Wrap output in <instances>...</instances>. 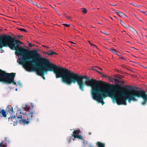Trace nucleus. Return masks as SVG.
Listing matches in <instances>:
<instances>
[{
  "label": "nucleus",
  "instance_id": "nucleus-40",
  "mask_svg": "<svg viewBox=\"0 0 147 147\" xmlns=\"http://www.w3.org/2000/svg\"><path fill=\"white\" fill-rule=\"evenodd\" d=\"M52 8H53V9H55V8H53V7Z\"/></svg>",
  "mask_w": 147,
  "mask_h": 147
},
{
  "label": "nucleus",
  "instance_id": "nucleus-43",
  "mask_svg": "<svg viewBox=\"0 0 147 147\" xmlns=\"http://www.w3.org/2000/svg\"><path fill=\"white\" fill-rule=\"evenodd\" d=\"M123 32H125V31H123Z\"/></svg>",
  "mask_w": 147,
  "mask_h": 147
},
{
  "label": "nucleus",
  "instance_id": "nucleus-18",
  "mask_svg": "<svg viewBox=\"0 0 147 147\" xmlns=\"http://www.w3.org/2000/svg\"><path fill=\"white\" fill-rule=\"evenodd\" d=\"M81 9L82 10V12L84 13H87V11L86 9L83 8H82Z\"/></svg>",
  "mask_w": 147,
  "mask_h": 147
},
{
  "label": "nucleus",
  "instance_id": "nucleus-22",
  "mask_svg": "<svg viewBox=\"0 0 147 147\" xmlns=\"http://www.w3.org/2000/svg\"><path fill=\"white\" fill-rule=\"evenodd\" d=\"M36 5L40 9L42 8V7L39 4H36Z\"/></svg>",
  "mask_w": 147,
  "mask_h": 147
},
{
  "label": "nucleus",
  "instance_id": "nucleus-8",
  "mask_svg": "<svg viewBox=\"0 0 147 147\" xmlns=\"http://www.w3.org/2000/svg\"><path fill=\"white\" fill-rule=\"evenodd\" d=\"M6 111L10 114H12L13 112V108L11 105L7 106L6 108Z\"/></svg>",
  "mask_w": 147,
  "mask_h": 147
},
{
  "label": "nucleus",
  "instance_id": "nucleus-36",
  "mask_svg": "<svg viewBox=\"0 0 147 147\" xmlns=\"http://www.w3.org/2000/svg\"><path fill=\"white\" fill-rule=\"evenodd\" d=\"M98 68L99 69H100V70H101L102 69L101 68Z\"/></svg>",
  "mask_w": 147,
  "mask_h": 147
},
{
  "label": "nucleus",
  "instance_id": "nucleus-38",
  "mask_svg": "<svg viewBox=\"0 0 147 147\" xmlns=\"http://www.w3.org/2000/svg\"><path fill=\"white\" fill-rule=\"evenodd\" d=\"M50 5L52 8H53V7L51 6V5Z\"/></svg>",
  "mask_w": 147,
  "mask_h": 147
},
{
  "label": "nucleus",
  "instance_id": "nucleus-11",
  "mask_svg": "<svg viewBox=\"0 0 147 147\" xmlns=\"http://www.w3.org/2000/svg\"><path fill=\"white\" fill-rule=\"evenodd\" d=\"M30 107L29 106L26 105H25V107L24 108V109L25 111H26V112H30Z\"/></svg>",
  "mask_w": 147,
  "mask_h": 147
},
{
  "label": "nucleus",
  "instance_id": "nucleus-26",
  "mask_svg": "<svg viewBox=\"0 0 147 147\" xmlns=\"http://www.w3.org/2000/svg\"><path fill=\"white\" fill-rule=\"evenodd\" d=\"M28 45L29 47H31L32 46V44L31 43H29Z\"/></svg>",
  "mask_w": 147,
  "mask_h": 147
},
{
  "label": "nucleus",
  "instance_id": "nucleus-19",
  "mask_svg": "<svg viewBox=\"0 0 147 147\" xmlns=\"http://www.w3.org/2000/svg\"><path fill=\"white\" fill-rule=\"evenodd\" d=\"M71 139V137H69L67 138V140L68 143H70Z\"/></svg>",
  "mask_w": 147,
  "mask_h": 147
},
{
  "label": "nucleus",
  "instance_id": "nucleus-34",
  "mask_svg": "<svg viewBox=\"0 0 147 147\" xmlns=\"http://www.w3.org/2000/svg\"><path fill=\"white\" fill-rule=\"evenodd\" d=\"M71 18V17H69L68 18V19H70Z\"/></svg>",
  "mask_w": 147,
  "mask_h": 147
},
{
  "label": "nucleus",
  "instance_id": "nucleus-14",
  "mask_svg": "<svg viewBox=\"0 0 147 147\" xmlns=\"http://www.w3.org/2000/svg\"><path fill=\"white\" fill-rule=\"evenodd\" d=\"M45 53L48 55H52L53 54H56V53L53 52V51H50L45 52Z\"/></svg>",
  "mask_w": 147,
  "mask_h": 147
},
{
  "label": "nucleus",
  "instance_id": "nucleus-35",
  "mask_svg": "<svg viewBox=\"0 0 147 147\" xmlns=\"http://www.w3.org/2000/svg\"><path fill=\"white\" fill-rule=\"evenodd\" d=\"M97 71V72H98L99 73V74H101V73L100 72H98V71Z\"/></svg>",
  "mask_w": 147,
  "mask_h": 147
},
{
  "label": "nucleus",
  "instance_id": "nucleus-13",
  "mask_svg": "<svg viewBox=\"0 0 147 147\" xmlns=\"http://www.w3.org/2000/svg\"><path fill=\"white\" fill-rule=\"evenodd\" d=\"M96 145L98 147H104L105 146L104 144L101 143L100 142H98L97 143Z\"/></svg>",
  "mask_w": 147,
  "mask_h": 147
},
{
  "label": "nucleus",
  "instance_id": "nucleus-1",
  "mask_svg": "<svg viewBox=\"0 0 147 147\" xmlns=\"http://www.w3.org/2000/svg\"><path fill=\"white\" fill-rule=\"evenodd\" d=\"M27 51L28 55L25 56L19 53L21 57L19 59V63L22 65L26 71H35L40 76H43L44 72L53 71L57 78L61 77L62 81L69 85L77 82L80 90L84 91L82 80L84 79L88 80L87 77L78 75L67 69L51 63L48 59L41 57L39 54H36V51Z\"/></svg>",
  "mask_w": 147,
  "mask_h": 147
},
{
  "label": "nucleus",
  "instance_id": "nucleus-21",
  "mask_svg": "<svg viewBox=\"0 0 147 147\" xmlns=\"http://www.w3.org/2000/svg\"><path fill=\"white\" fill-rule=\"evenodd\" d=\"M63 25L66 27H69L70 26V25L69 24H63Z\"/></svg>",
  "mask_w": 147,
  "mask_h": 147
},
{
  "label": "nucleus",
  "instance_id": "nucleus-27",
  "mask_svg": "<svg viewBox=\"0 0 147 147\" xmlns=\"http://www.w3.org/2000/svg\"><path fill=\"white\" fill-rule=\"evenodd\" d=\"M31 3L33 5H36V4L34 3L32 1H31Z\"/></svg>",
  "mask_w": 147,
  "mask_h": 147
},
{
  "label": "nucleus",
  "instance_id": "nucleus-29",
  "mask_svg": "<svg viewBox=\"0 0 147 147\" xmlns=\"http://www.w3.org/2000/svg\"><path fill=\"white\" fill-rule=\"evenodd\" d=\"M69 42H70V43H73V44H76V43H74L73 42H72V41H69Z\"/></svg>",
  "mask_w": 147,
  "mask_h": 147
},
{
  "label": "nucleus",
  "instance_id": "nucleus-39",
  "mask_svg": "<svg viewBox=\"0 0 147 147\" xmlns=\"http://www.w3.org/2000/svg\"><path fill=\"white\" fill-rule=\"evenodd\" d=\"M17 51H16V52H15V53H16H16H17Z\"/></svg>",
  "mask_w": 147,
  "mask_h": 147
},
{
  "label": "nucleus",
  "instance_id": "nucleus-6",
  "mask_svg": "<svg viewBox=\"0 0 147 147\" xmlns=\"http://www.w3.org/2000/svg\"><path fill=\"white\" fill-rule=\"evenodd\" d=\"M22 114L25 117L26 119V121L22 118V123L24 124H28L29 121L32 120V118L33 117V113L32 112H28L25 113H22Z\"/></svg>",
  "mask_w": 147,
  "mask_h": 147
},
{
  "label": "nucleus",
  "instance_id": "nucleus-25",
  "mask_svg": "<svg viewBox=\"0 0 147 147\" xmlns=\"http://www.w3.org/2000/svg\"><path fill=\"white\" fill-rule=\"evenodd\" d=\"M92 47L93 48H96V49H98V47H97V46L96 45H94V46H92Z\"/></svg>",
  "mask_w": 147,
  "mask_h": 147
},
{
  "label": "nucleus",
  "instance_id": "nucleus-20",
  "mask_svg": "<svg viewBox=\"0 0 147 147\" xmlns=\"http://www.w3.org/2000/svg\"><path fill=\"white\" fill-rule=\"evenodd\" d=\"M18 29L24 32H26V30L24 28H18Z\"/></svg>",
  "mask_w": 147,
  "mask_h": 147
},
{
  "label": "nucleus",
  "instance_id": "nucleus-28",
  "mask_svg": "<svg viewBox=\"0 0 147 147\" xmlns=\"http://www.w3.org/2000/svg\"><path fill=\"white\" fill-rule=\"evenodd\" d=\"M90 45L92 47V46H94V45L92 43L90 44Z\"/></svg>",
  "mask_w": 147,
  "mask_h": 147
},
{
  "label": "nucleus",
  "instance_id": "nucleus-3",
  "mask_svg": "<svg viewBox=\"0 0 147 147\" xmlns=\"http://www.w3.org/2000/svg\"><path fill=\"white\" fill-rule=\"evenodd\" d=\"M21 43L19 40H15L10 35H0V49L3 47H9L11 50H18L21 53H24L25 49L18 46Z\"/></svg>",
  "mask_w": 147,
  "mask_h": 147
},
{
  "label": "nucleus",
  "instance_id": "nucleus-42",
  "mask_svg": "<svg viewBox=\"0 0 147 147\" xmlns=\"http://www.w3.org/2000/svg\"><path fill=\"white\" fill-rule=\"evenodd\" d=\"M140 21H142V20H140Z\"/></svg>",
  "mask_w": 147,
  "mask_h": 147
},
{
  "label": "nucleus",
  "instance_id": "nucleus-32",
  "mask_svg": "<svg viewBox=\"0 0 147 147\" xmlns=\"http://www.w3.org/2000/svg\"><path fill=\"white\" fill-rule=\"evenodd\" d=\"M134 16H136V18H138V17L136 16V15L135 14H134Z\"/></svg>",
  "mask_w": 147,
  "mask_h": 147
},
{
  "label": "nucleus",
  "instance_id": "nucleus-23",
  "mask_svg": "<svg viewBox=\"0 0 147 147\" xmlns=\"http://www.w3.org/2000/svg\"><path fill=\"white\" fill-rule=\"evenodd\" d=\"M131 4H132V5H134V6L135 7H138V5L136 4V3H131Z\"/></svg>",
  "mask_w": 147,
  "mask_h": 147
},
{
  "label": "nucleus",
  "instance_id": "nucleus-9",
  "mask_svg": "<svg viewBox=\"0 0 147 147\" xmlns=\"http://www.w3.org/2000/svg\"><path fill=\"white\" fill-rule=\"evenodd\" d=\"M7 142H8V141L6 140V138H5L4 140L3 141L0 143V147H2V146L3 147H5L7 146Z\"/></svg>",
  "mask_w": 147,
  "mask_h": 147
},
{
  "label": "nucleus",
  "instance_id": "nucleus-12",
  "mask_svg": "<svg viewBox=\"0 0 147 147\" xmlns=\"http://www.w3.org/2000/svg\"><path fill=\"white\" fill-rule=\"evenodd\" d=\"M109 50H110L113 53L118 55H119L118 54V53L117 52V51L115 49H113L110 48L109 49Z\"/></svg>",
  "mask_w": 147,
  "mask_h": 147
},
{
  "label": "nucleus",
  "instance_id": "nucleus-41",
  "mask_svg": "<svg viewBox=\"0 0 147 147\" xmlns=\"http://www.w3.org/2000/svg\"><path fill=\"white\" fill-rule=\"evenodd\" d=\"M99 23V24H100V23Z\"/></svg>",
  "mask_w": 147,
  "mask_h": 147
},
{
  "label": "nucleus",
  "instance_id": "nucleus-24",
  "mask_svg": "<svg viewBox=\"0 0 147 147\" xmlns=\"http://www.w3.org/2000/svg\"><path fill=\"white\" fill-rule=\"evenodd\" d=\"M110 5L112 6H115L117 5V4L113 3H111Z\"/></svg>",
  "mask_w": 147,
  "mask_h": 147
},
{
  "label": "nucleus",
  "instance_id": "nucleus-7",
  "mask_svg": "<svg viewBox=\"0 0 147 147\" xmlns=\"http://www.w3.org/2000/svg\"><path fill=\"white\" fill-rule=\"evenodd\" d=\"M121 24L127 30H129L131 32L133 33L134 35L137 37H139L136 31L131 26H126L124 25V23L121 20H120Z\"/></svg>",
  "mask_w": 147,
  "mask_h": 147
},
{
  "label": "nucleus",
  "instance_id": "nucleus-4",
  "mask_svg": "<svg viewBox=\"0 0 147 147\" xmlns=\"http://www.w3.org/2000/svg\"><path fill=\"white\" fill-rule=\"evenodd\" d=\"M15 75V73H6L0 69V82L7 84L12 83L16 84V83L14 81Z\"/></svg>",
  "mask_w": 147,
  "mask_h": 147
},
{
  "label": "nucleus",
  "instance_id": "nucleus-2",
  "mask_svg": "<svg viewBox=\"0 0 147 147\" xmlns=\"http://www.w3.org/2000/svg\"><path fill=\"white\" fill-rule=\"evenodd\" d=\"M119 87L117 86L111 87L107 86L102 85L98 82V102L101 103L102 105L104 104L102 96L105 97L107 96L113 97L116 99L117 104L118 105H126V100L128 99V102H130L131 100L137 101V100L135 98L142 97L144 100L142 103L143 105L147 101V94L142 90H134L130 89L129 91L125 92V96H123L122 93L119 91Z\"/></svg>",
  "mask_w": 147,
  "mask_h": 147
},
{
  "label": "nucleus",
  "instance_id": "nucleus-15",
  "mask_svg": "<svg viewBox=\"0 0 147 147\" xmlns=\"http://www.w3.org/2000/svg\"><path fill=\"white\" fill-rule=\"evenodd\" d=\"M74 138H78L79 139H82V137L81 135H72Z\"/></svg>",
  "mask_w": 147,
  "mask_h": 147
},
{
  "label": "nucleus",
  "instance_id": "nucleus-10",
  "mask_svg": "<svg viewBox=\"0 0 147 147\" xmlns=\"http://www.w3.org/2000/svg\"><path fill=\"white\" fill-rule=\"evenodd\" d=\"M117 15L120 17H127V16L123 13L121 12H117L115 13Z\"/></svg>",
  "mask_w": 147,
  "mask_h": 147
},
{
  "label": "nucleus",
  "instance_id": "nucleus-33",
  "mask_svg": "<svg viewBox=\"0 0 147 147\" xmlns=\"http://www.w3.org/2000/svg\"><path fill=\"white\" fill-rule=\"evenodd\" d=\"M115 18H116L117 20H118L117 18L116 17V16H114Z\"/></svg>",
  "mask_w": 147,
  "mask_h": 147
},
{
  "label": "nucleus",
  "instance_id": "nucleus-5",
  "mask_svg": "<svg viewBox=\"0 0 147 147\" xmlns=\"http://www.w3.org/2000/svg\"><path fill=\"white\" fill-rule=\"evenodd\" d=\"M21 113L16 114V117L15 115H12L8 118V121L11 124H13L14 126L17 125L18 122L22 123V116L21 115Z\"/></svg>",
  "mask_w": 147,
  "mask_h": 147
},
{
  "label": "nucleus",
  "instance_id": "nucleus-16",
  "mask_svg": "<svg viewBox=\"0 0 147 147\" xmlns=\"http://www.w3.org/2000/svg\"><path fill=\"white\" fill-rule=\"evenodd\" d=\"M1 113L3 117H5L6 116V112L5 111L4 109H3L2 110Z\"/></svg>",
  "mask_w": 147,
  "mask_h": 147
},
{
  "label": "nucleus",
  "instance_id": "nucleus-30",
  "mask_svg": "<svg viewBox=\"0 0 147 147\" xmlns=\"http://www.w3.org/2000/svg\"><path fill=\"white\" fill-rule=\"evenodd\" d=\"M142 12L145 14H146V12L144 11H143Z\"/></svg>",
  "mask_w": 147,
  "mask_h": 147
},
{
  "label": "nucleus",
  "instance_id": "nucleus-37",
  "mask_svg": "<svg viewBox=\"0 0 147 147\" xmlns=\"http://www.w3.org/2000/svg\"><path fill=\"white\" fill-rule=\"evenodd\" d=\"M103 33L105 34H106V33L105 32H103Z\"/></svg>",
  "mask_w": 147,
  "mask_h": 147
},
{
  "label": "nucleus",
  "instance_id": "nucleus-31",
  "mask_svg": "<svg viewBox=\"0 0 147 147\" xmlns=\"http://www.w3.org/2000/svg\"><path fill=\"white\" fill-rule=\"evenodd\" d=\"M88 43H89L90 45L91 43V42H90V41H88Z\"/></svg>",
  "mask_w": 147,
  "mask_h": 147
},
{
  "label": "nucleus",
  "instance_id": "nucleus-17",
  "mask_svg": "<svg viewBox=\"0 0 147 147\" xmlns=\"http://www.w3.org/2000/svg\"><path fill=\"white\" fill-rule=\"evenodd\" d=\"M80 133V130H78L77 131H76V130H74L73 132V135L78 134V135Z\"/></svg>",
  "mask_w": 147,
  "mask_h": 147
}]
</instances>
